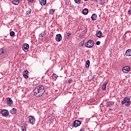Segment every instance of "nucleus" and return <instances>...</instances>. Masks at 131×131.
I'll return each instance as SVG.
<instances>
[{
  "instance_id": "obj_1",
  "label": "nucleus",
  "mask_w": 131,
  "mask_h": 131,
  "mask_svg": "<svg viewBox=\"0 0 131 131\" xmlns=\"http://www.w3.org/2000/svg\"><path fill=\"white\" fill-rule=\"evenodd\" d=\"M45 92H46L45 86L42 85L36 86L33 91L34 96L37 98L41 97V96L45 94Z\"/></svg>"
},
{
  "instance_id": "obj_2",
  "label": "nucleus",
  "mask_w": 131,
  "mask_h": 131,
  "mask_svg": "<svg viewBox=\"0 0 131 131\" xmlns=\"http://www.w3.org/2000/svg\"><path fill=\"white\" fill-rule=\"evenodd\" d=\"M121 104L125 105L126 107H129L130 106V98H124L123 100L121 102Z\"/></svg>"
},
{
  "instance_id": "obj_3",
  "label": "nucleus",
  "mask_w": 131,
  "mask_h": 131,
  "mask_svg": "<svg viewBox=\"0 0 131 131\" xmlns=\"http://www.w3.org/2000/svg\"><path fill=\"white\" fill-rule=\"evenodd\" d=\"M85 47L90 49V48H93L94 47V41L93 40H89L85 44Z\"/></svg>"
},
{
  "instance_id": "obj_4",
  "label": "nucleus",
  "mask_w": 131,
  "mask_h": 131,
  "mask_svg": "<svg viewBox=\"0 0 131 131\" xmlns=\"http://www.w3.org/2000/svg\"><path fill=\"white\" fill-rule=\"evenodd\" d=\"M28 118L29 120L30 123H31V124H34V123H35V118H34V117L32 116H30L29 117H28Z\"/></svg>"
},
{
  "instance_id": "obj_5",
  "label": "nucleus",
  "mask_w": 131,
  "mask_h": 131,
  "mask_svg": "<svg viewBox=\"0 0 131 131\" xmlns=\"http://www.w3.org/2000/svg\"><path fill=\"white\" fill-rule=\"evenodd\" d=\"M81 124V122L79 121V120H76L74 121V123L73 124V126L75 127H77L78 126H79Z\"/></svg>"
},
{
  "instance_id": "obj_6",
  "label": "nucleus",
  "mask_w": 131,
  "mask_h": 131,
  "mask_svg": "<svg viewBox=\"0 0 131 131\" xmlns=\"http://www.w3.org/2000/svg\"><path fill=\"white\" fill-rule=\"evenodd\" d=\"M1 114L4 117H7L9 116V111L8 110H3L1 112Z\"/></svg>"
},
{
  "instance_id": "obj_7",
  "label": "nucleus",
  "mask_w": 131,
  "mask_h": 131,
  "mask_svg": "<svg viewBox=\"0 0 131 131\" xmlns=\"http://www.w3.org/2000/svg\"><path fill=\"white\" fill-rule=\"evenodd\" d=\"M122 71L124 73H127V72L130 71V67L129 66L124 67L122 68Z\"/></svg>"
},
{
  "instance_id": "obj_8",
  "label": "nucleus",
  "mask_w": 131,
  "mask_h": 131,
  "mask_svg": "<svg viewBox=\"0 0 131 131\" xmlns=\"http://www.w3.org/2000/svg\"><path fill=\"white\" fill-rule=\"evenodd\" d=\"M22 49L25 52L28 51V49H29V45H28V43H25L23 45Z\"/></svg>"
},
{
  "instance_id": "obj_9",
  "label": "nucleus",
  "mask_w": 131,
  "mask_h": 131,
  "mask_svg": "<svg viewBox=\"0 0 131 131\" xmlns=\"http://www.w3.org/2000/svg\"><path fill=\"white\" fill-rule=\"evenodd\" d=\"M55 39L56 41L59 42L60 40H62V35L61 34H57L55 37Z\"/></svg>"
},
{
  "instance_id": "obj_10",
  "label": "nucleus",
  "mask_w": 131,
  "mask_h": 131,
  "mask_svg": "<svg viewBox=\"0 0 131 131\" xmlns=\"http://www.w3.org/2000/svg\"><path fill=\"white\" fill-rule=\"evenodd\" d=\"M6 52V49L5 48H2L0 49V57L3 56V55L5 54Z\"/></svg>"
},
{
  "instance_id": "obj_11",
  "label": "nucleus",
  "mask_w": 131,
  "mask_h": 131,
  "mask_svg": "<svg viewBox=\"0 0 131 131\" xmlns=\"http://www.w3.org/2000/svg\"><path fill=\"white\" fill-rule=\"evenodd\" d=\"M107 84H108V80L105 81L102 85V90H103V91H106V88L107 87Z\"/></svg>"
},
{
  "instance_id": "obj_12",
  "label": "nucleus",
  "mask_w": 131,
  "mask_h": 131,
  "mask_svg": "<svg viewBox=\"0 0 131 131\" xmlns=\"http://www.w3.org/2000/svg\"><path fill=\"white\" fill-rule=\"evenodd\" d=\"M7 104H9V105H12V104H13V100H12V98L10 97L7 98Z\"/></svg>"
},
{
  "instance_id": "obj_13",
  "label": "nucleus",
  "mask_w": 131,
  "mask_h": 131,
  "mask_svg": "<svg viewBox=\"0 0 131 131\" xmlns=\"http://www.w3.org/2000/svg\"><path fill=\"white\" fill-rule=\"evenodd\" d=\"M23 76H24V77H25V78H28V77H29L28 71L26 70V71H24Z\"/></svg>"
},
{
  "instance_id": "obj_14",
  "label": "nucleus",
  "mask_w": 131,
  "mask_h": 131,
  "mask_svg": "<svg viewBox=\"0 0 131 131\" xmlns=\"http://www.w3.org/2000/svg\"><path fill=\"white\" fill-rule=\"evenodd\" d=\"M20 1L21 0H13L12 1V3L13 5H15V6H18Z\"/></svg>"
},
{
  "instance_id": "obj_15",
  "label": "nucleus",
  "mask_w": 131,
  "mask_h": 131,
  "mask_svg": "<svg viewBox=\"0 0 131 131\" xmlns=\"http://www.w3.org/2000/svg\"><path fill=\"white\" fill-rule=\"evenodd\" d=\"M125 55L127 56V57H130L131 55V50L128 49L125 52Z\"/></svg>"
},
{
  "instance_id": "obj_16",
  "label": "nucleus",
  "mask_w": 131,
  "mask_h": 131,
  "mask_svg": "<svg viewBox=\"0 0 131 131\" xmlns=\"http://www.w3.org/2000/svg\"><path fill=\"white\" fill-rule=\"evenodd\" d=\"M10 113L12 115L17 113V108H13L11 110H10Z\"/></svg>"
},
{
  "instance_id": "obj_17",
  "label": "nucleus",
  "mask_w": 131,
  "mask_h": 131,
  "mask_svg": "<svg viewBox=\"0 0 131 131\" xmlns=\"http://www.w3.org/2000/svg\"><path fill=\"white\" fill-rule=\"evenodd\" d=\"M98 18L96 14H93L91 16V19L92 21H96V19Z\"/></svg>"
},
{
  "instance_id": "obj_18",
  "label": "nucleus",
  "mask_w": 131,
  "mask_h": 131,
  "mask_svg": "<svg viewBox=\"0 0 131 131\" xmlns=\"http://www.w3.org/2000/svg\"><path fill=\"white\" fill-rule=\"evenodd\" d=\"M41 6H45L47 4V0H39Z\"/></svg>"
},
{
  "instance_id": "obj_19",
  "label": "nucleus",
  "mask_w": 131,
  "mask_h": 131,
  "mask_svg": "<svg viewBox=\"0 0 131 131\" xmlns=\"http://www.w3.org/2000/svg\"><path fill=\"white\" fill-rule=\"evenodd\" d=\"M82 13L83 15H88V14L89 13V9L86 8L83 9L82 11Z\"/></svg>"
},
{
  "instance_id": "obj_20",
  "label": "nucleus",
  "mask_w": 131,
  "mask_h": 131,
  "mask_svg": "<svg viewBox=\"0 0 131 131\" xmlns=\"http://www.w3.org/2000/svg\"><path fill=\"white\" fill-rule=\"evenodd\" d=\"M66 38L67 39H70V37H71V33L66 32Z\"/></svg>"
},
{
  "instance_id": "obj_21",
  "label": "nucleus",
  "mask_w": 131,
  "mask_h": 131,
  "mask_svg": "<svg viewBox=\"0 0 131 131\" xmlns=\"http://www.w3.org/2000/svg\"><path fill=\"white\" fill-rule=\"evenodd\" d=\"M96 35L97 37H99V38H101V36H102V32L101 31H98Z\"/></svg>"
},
{
  "instance_id": "obj_22",
  "label": "nucleus",
  "mask_w": 131,
  "mask_h": 131,
  "mask_svg": "<svg viewBox=\"0 0 131 131\" xmlns=\"http://www.w3.org/2000/svg\"><path fill=\"white\" fill-rule=\"evenodd\" d=\"M54 13H55V10H54V9H50L49 10L50 15H53Z\"/></svg>"
},
{
  "instance_id": "obj_23",
  "label": "nucleus",
  "mask_w": 131,
  "mask_h": 131,
  "mask_svg": "<svg viewBox=\"0 0 131 131\" xmlns=\"http://www.w3.org/2000/svg\"><path fill=\"white\" fill-rule=\"evenodd\" d=\"M85 64H86V66L85 67L86 68L90 67V60H87L85 62Z\"/></svg>"
},
{
  "instance_id": "obj_24",
  "label": "nucleus",
  "mask_w": 131,
  "mask_h": 131,
  "mask_svg": "<svg viewBox=\"0 0 131 131\" xmlns=\"http://www.w3.org/2000/svg\"><path fill=\"white\" fill-rule=\"evenodd\" d=\"M30 13H31V9L28 8L27 9V14L28 15H29V14H30Z\"/></svg>"
},
{
  "instance_id": "obj_25",
  "label": "nucleus",
  "mask_w": 131,
  "mask_h": 131,
  "mask_svg": "<svg viewBox=\"0 0 131 131\" xmlns=\"http://www.w3.org/2000/svg\"><path fill=\"white\" fill-rule=\"evenodd\" d=\"M57 77H58V76L56 74H54L52 75V78H53V79H57Z\"/></svg>"
},
{
  "instance_id": "obj_26",
  "label": "nucleus",
  "mask_w": 131,
  "mask_h": 131,
  "mask_svg": "<svg viewBox=\"0 0 131 131\" xmlns=\"http://www.w3.org/2000/svg\"><path fill=\"white\" fill-rule=\"evenodd\" d=\"M10 36H14L15 35V32L14 31H11L10 33Z\"/></svg>"
},
{
  "instance_id": "obj_27",
  "label": "nucleus",
  "mask_w": 131,
  "mask_h": 131,
  "mask_svg": "<svg viewBox=\"0 0 131 131\" xmlns=\"http://www.w3.org/2000/svg\"><path fill=\"white\" fill-rule=\"evenodd\" d=\"M84 45V41L82 40L80 42V47H82Z\"/></svg>"
},
{
  "instance_id": "obj_28",
  "label": "nucleus",
  "mask_w": 131,
  "mask_h": 131,
  "mask_svg": "<svg viewBox=\"0 0 131 131\" xmlns=\"http://www.w3.org/2000/svg\"><path fill=\"white\" fill-rule=\"evenodd\" d=\"M43 35H45V32L41 33L39 34V37H42V36H43Z\"/></svg>"
},
{
  "instance_id": "obj_29",
  "label": "nucleus",
  "mask_w": 131,
  "mask_h": 131,
  "mask_svg": "<svg viewBox=\"0 0 131 131\" xmlns=\"http://www.w3.org/2000/svg\"><path fill=\"white\" fill-rule=\"evenodd\" d=\"M76 4H80V0H74Z\"/></svg>"
},
{
  "instance_id": "obj_30",
  "label": "nucleus",
  "mask_w": 131,
  "mask_h": 131,
  "mask_svg": "<svg viewBox=\"0 0 131 131\" xmlns=\"http://www.w3.org/2000/svg\"><path fill=\"white\" fill-rule=\"evenodd\" d=\"M96 45H97V46H100V45H101V42H100V41H97L96 42Z\"/></svg>"
},
{
  "instance_id": "obj_31",
  "label": "nucleus",
  "mask_w": 131,
  "mask_h": 131,
  "mask_svg": "<svg viewBox=\"0 0 131 131\" xmlns=\"http://www.w3.org/2000/svg\"><path fill=\"white\" fill-rule=\"evenodd\" d=\"M24 127L22 126L21 127V130H25V124H24Z\"/></svg>"
},
{
  "instance_id": "obj_32",
  "label": "nucleus",
  "mask_w": 131,
  "mask_h": 131,
  "mask_svg": "<svg viewBox=\"0 0 131 131\" xmlns=\"http://www.w3.org/2000/svg\"><path fill=\"white\" fill-rule=\"evenodd\" d=\"M72 81V79H69L68 81V82H69V83H71V82Z\"/></svg>"
},
{
  "instance_id": "obj_33",
  "label": "nucleus",
  "mask_w": 131,
  "mask_h": 131,
  "mask_svg": "<svg viewBox=\"0 0 131 131\" xmlns=\"http://www.w3.org/2000/svg\"><path fill=\"white\" fill-rule=\"evenodd\" d=\"M28 2H29V3H33V2H34V0H28Z\"/></svg>"
},
{
  "instance_id": "obj_34",
  "label": "nucleus",
  "mask_w": 131,
  "mask_h": 131,
  "mask_svg": "<svg viewBox=\"0 0 131 131\" xmlns=\"http://www.w3.org/2000/svg\"><path fill=\"white\" fill-rule=\"evenodd\" d=\"M128 14L129 15H130V14H131V10H129L128 11Z\"/></svg>"
},
{
  "instance_id": "obj_35",
  "label": "nucleus",
  "mask_w": 131,
  "mask_h": 131,
  "mask_svg": "<svg viewBox=\"0 0 131 131\" xmlns=\"http://www.w3.org/2000/svg\"><path fill=\"white\" fill-rule=\"evenodd\" d=\"M108 106H111V103L108 104Z\"/></svg>"
},
{
  "instance_id": "obj_36",
  "label": "nucleus",
  "mask_w": 131,
  "mask_h": 131,
  "mask_svg": "<svg viewBox=\"0 0 131 131\" xmlns=\"http://www.w3.org/2000/svg\"><path fill=\"white\" fill-rule=\"evenodd\" d=\"M84 1H85V2H86V1H88V0H84Z\"/></svg>"
}]
</instances>
